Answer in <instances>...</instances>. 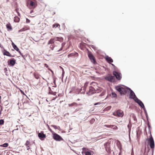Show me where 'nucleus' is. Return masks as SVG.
Returning <instances> with one entry per match:
<instances>
[{
  "label": "nucleus",
  "mask_w": 155,
  "mask_h": 155,
  "mask_svg": "<svg viewBox=\"0 0 155 155\" xmlns=\"http://www.w3.org/2000/svg\"><path fill=\"white\" fill-rule=\"evenodd\" d=\"M78 106V104L75 102H73L71 104H68V106L69 107H72L74 106H75L76 107H77Z\"/></svg>",
  "instance_id": "412c9836"
},
{
  "label": "nucleus",
  "mask_w": 155,
  "mask_h": 155,
  "mask_svg": "<svg viewBox=\"0 0 155 155\" xmlns=\"http://www.w3.org/2000/svg\"><path fill=\"white\" fill-rule=\"evenodd\" d=\"M12 45L13 46V48L15 50L17 51H18L19 49L17 47V46L14 44L13 43H12Z\"/></svg>",
  "instance_id": "5701e85b"
},
{
  "label": "nucleus",
  "mask_w": 155,
  "mask_h": 155,
  "mask_svg": "<svg viewBox=\"0 0 155 155\" xmlns=\"http://www.w3.org/2000/svg\"><path fill=\"white\" fill-rule=\"evenodd\" d=\"M8 143H5L1 145L0 146L2 147H6L8 146Z\"/></svg>",
  "instance_id": "a878e982"
},
{
  "label": "nucleus",
  "mask_w": 155,
  "mask_h": 155,
  "mask_svg": "<svg viewBox=\"0 0 155 155\" xmlns=\"http://www.w3.org/2000/svg\"><path fill=\"white\" fill-rule=\"evenodd\" d=\"M38 136L40 139L43 140V138H44L46 137V135L43 133H39L38 134Z\"/></svg>",
  "instance_id": "2eb2a0df"
},
{
  "label": "nucleus",
  "mask_w": 155,
  "mask_h": 155,
  "mask_svg": "<svg viewBox=\"0 0 155 155\" xmlns=\"http://www.w3.org/2000/svg\"><path fill=\"white\" fill-rule=\"evenodd\" d=\"M112 96L114 97H117V94L114 92L112 93Z\"/></svg>",
  "instance_id": "473e14b6"
},
{
  "label": "nucleus",
  "mask_w": 155,
  "mask_h": 155,
  "mask_svg": "<svg viewBox=\"0 0 155 155\" xmlns=\"http://www.w3.org/2000/svg\"><path fill=\"white\" fill-rule=\"evenodd\" d=\"M119 155H120V154H119Z\"/></svg>",
  "instance_id": "4d7b16f0"
},
{
  "label": "nucleus",
  "mask_w": 155,
  "mask_h": 155,
  "mask_svg": "<svg viewBox=\"0 0 155 155\" xmlns=\"http://www.w3.org/2000/svg\"><path fill=\"white\" fill-rule=\"evenodd\" d=\"M88 57L92 63L94 64L96 63L95 58L91 53H88Z\"/></svg>",
  "instance_id": "0eeeda50"
},
{
  "label": "nucleus",
  "mask_w": 155,
  "mask_h": 155,
  "mask_svg": "<svg viewBox=\"0 0 155 155\" xmlns=\"http://www.w3.org/2000/svg\"><path fill=\"white\" fill-rule=\"evenodd\" d=\"M25 145L26 146H30L31 144L30 143V142L29 141L27 140L26 143L25 144Z\"/></svg>",
  "instance_id": "c756f323"
},
{
  "label": "nucleus",
  "mask_w": 155,
  "mask_h": 155,
  "mask_svg": "<svg viewBox=\"0 0 155 155\" xmlns=\"http://www.w3.org/2000/svg\"><path fill=\"white\" fill-rule=\"evenodd\" d=\"M55 39L56 40L58 41H62L63 40V38L61 37H56L55 38Z\"/></svg>",
  "instance_id": "4be33fe9"
},
{
  "label": "nucleus",
  "mask_w": 155,
  "mask_h": 155,
  "mask_svg": "<svg viewBox=\"0 0 155 155\" xmlns=\"http://www.w3.org/2000/svg\"><path fill=\"white\" fill-rule=\"evenodd\" d=\"M124 114L123 111L120 110H118L115 111L113 113V115L114 116L119 117H122Z\"/></svg>",
  "instance_id": "7ed1b4c3"
},
{
  "label": "nucleus",
  "mask_w": 155,
  "mask_h": 155,
  "mask_svg": "<svg viewBox=\"0 0 155 155\" xmlns=\"http://www.w3.org/2000/svg\"><path fill=\"white\" fill-rule=\"evenodd\" d=\"M96 91L95 89L92 86H90L89 91L87 92V94L90 95L96 93Z\"/></svg>",
  "instance_id": "39448f33"
},
{
  "label": "nucleus",
  "mask_w": 155,
  "mask_h": 155,
  "mask_svg": "<svg viewBox=\"0 0 155 155\" xmlns=\"http://www.w3.org/2000/svg\"><path fill=\"white\" fill-rule=\"evenodd\" d=\"M23 28L25 31L30 29V27L28 25L24 26Z\"/></svg>",
  "instance_id": "393cba45"
},
{
  "label": "nucleus",
  "mask_w": 155,
  "mask_h": 155,
  "mask_svg": "<svg viewBox=\"0 0 155 155\" xmlns=\"http://www.w3.org/2000/svg\"><path fill=\"white\" fill-rule=\"evenodd\" d=\"M74 53H71L70 54H69L68 56V57H72L73 56H74Z\"/></svg>",
  "instance_id": "f704fd0d"
},
{
  "label": "nucleus",
  "mask_w": 155,
  "mask_h": 155,
  "mask_svg": "<svg viewBox=\"0 0 155 155\" xmlns=\"http://www.w3.org/2000/svg\"><path fill=\"white\" fill-rule=\"evenodd\" d=\"M4 121L3 119H1L0 120V125H2L4 124Z\"/></svg>",
  "instance_id": "7c9ffc66"
},
{
  "label": "nucleus",
  "mask_w": 155,
  "mask_h": 155,
  "mask_svg": "<svg viewBox=\"0 0 155 155\" xmlns=\"http://www.w3.org/2000/svg\"><path fill=\"white\" fill-rule=\"evenodd\" d=\"M8 63L9 65L13 66L16 63V60L14 58L9 59L8 61Z\"/></svg>",
  "instance_id": "9d476101"
},
{
  "label": "nucleus",
  "mask_w": 155,
  "mask_h": 155,
  "mask_svg": "<svg viewBox=\"0 0 155 155\" xmlns=\"http://www.w3.org/2000/svg\"><path fill=\"white\" fill-rule=\"evenodd\" d=\"M113 74L115 76L116 78L118 80H120L121 78V74L115 71H114L113 73Z\"/></svg>",
  "instance_id": "1a4fd4ad"
},
{
  "label": "nucleus",
  "mask_w": 155,
  "mask_h": 155,
  "mask_svg": "<svg viewBox=\"0 0 155 155\" xmlns=\"http://www.w3.org/2000/svg\"><path fill=\"white\" fill-rule=\"evenodd\" d=\"M0 107H1V110H0V114H1L2 111V107L1 106V105H0Z\"/></svg>",
  "instance_id": "37998d69"
},
{
  "label": "nucleus",
  "mask_w": 155,
  "mask_h": 155,
  "mask_svg": "<svg viewBox=\"0 0 155 155\" xmlns=\"http://www.w3.org/2000/svg\"><path fill=\"white\" fill-rule=\"evenodd\" d=\"M106 59L109 63H112L113 61V59L108 56L106 57Z\"/></svg>",
  "instance_id": "f3484780"
},
{
  "label": "nucleus",
  "mask_w": 155,
  "mask_h": 155,
  "mask_svg": "<svg viewBox=\"0 0 155 155\" xmlns=\"http://www.w3.org/2000/svg\"><path fill=\"white\" fill-rule=\"evenodd\" d=\"M87 84H88V83H87V82H86V83H85L84 85V87L85 88H86V87L87 86Z\"/></svg>",
  "instance_id": "79ce46f5"
},
{
  "label": "nucleus",
  "mask_w": 155,
  "mask_h": 155,
  "mask_svg": "<svg viewBox=\"0 0 155 155\" xmlns=\"http://www.w3.org/2000/svg\"><path fill=\"white\" fill-rule=\"evenodd\" d=\"M104 126L108 128H111V125H104Z\"/></svg>",
  "instance_id": "72a5a7b5"
},
{
  "label": "nucleus",
  "mask_w": 155,
  "mask_h": 155,
  "mask_svg": "<svg viewBox=\"0 0 155 155\" xmlns=\"http://www.w3.org/2000/svg\"><path fill=\"white\" fill-rule=\"evenodd\" d=\"M1 96H0V99H1Z\"/></svg>",
  "instance_id": "6e6d98bb"
},
{
  "label": "nucleus",
  "mask_w": 155,
  "mask_h": 155,
  "mask_svg": "<svg viewBox=\"0 0 155 155\" xmlns=\"http://www.w3.org/2000/svg\"><path fill=\"white\" fill-rule=\"evenodd\" d=\"M111 108V106H109V107H107L106 108V109H107V110H109V109H110Z\"/></svg>",
  "instance_id": "49530a36"
},
{
  "label": "nucleus",
  "mask_w": 155,
  "mask_h": 155,
  "mask_svg": "<svg viewBox=\"0 0 155 155\" xmlns=\"http://www.w3.org/2000/svg\"><path fill=\"white\" fill-rule=\"evenodd\" d=\"M47 126H48V130L51 132H53L52 130L51 129V128L48 125H47Z\"/></svg>",
  "instance_id": "c9c22d12"
},
{
  "label": "nucleus",
  "mask_w": 155,
  "mask_h": 155,
  "mask_svg": "<svg viewBox=\"0 0 155 155\" xmlns=\"http://www.w3.org/2000/svg\"><path fill=\"white\" fill-rule=\"evenodd\" d=\"M54 40L53 39H51L48 42V44H52L54 43Z\"/></svg>",
  "instance_id": "c85d7f7f"
},
{
  "label": "nucleus",
  "mask_w": 155,
  "mask_h": 155,
  "mask_svg": "<svg viewBox=\"0 0 155 155\" xmlns=\"http://www.w3.org/2000/svg\"><path fill=\"white\" fill-rule=\"evenodd\" d=\"M45 66V67L46 68H48V69L50 70L51 72H53V71L50 69L48 68V66L47 64H44Z\"/></svg>",
  "instance_id": "2f4dec72"
},
{
  "label": "nucleus",
  "mask_w": 155,
  "mask_h": 155,
  "mask_svg": "<svg viewBox=\"0 0 155 155\" xmlns=\"http://www.w3.org/2000/svg\"><path fill=\"white\" fill-rule=\"evenodd\" d=\"M29 5L30 8L34 9L37 6V1L36 0H28V5Z\"/></svg>",
  "instance_id": "f03ea898"
},
{
  "label": "nucleus",
  "mask_w": 155,
  "mask_h": 155,
  "mask_svg": "<svg viewBox=\"0 0 155 155\" xmlns=\"http://www.w3.org/2000/svg\"><path fill=\"white\" fill-rule=\"evenodd\" d=\"M55 80H54V83H55Z\"/></svg>",
  "instance_id": "864d4df0"
},
{
  "label": "nucleus",
  "mask_w": 155,
  "mask_h": 155,
  "mask_svg": "<svg viewBox=\"0 0 155 155\" xmlns=\"http://www.w3.org/2000/svg\"><path fill=\"white\" fill-rule=\"evenodd\" d=\"M25 31L24 30V28H23L19 30L18 31V32H21V31Z\"/></svg>",
  "instance_id": "ea45409f"
},
{
  "label": "nucleus",
  "mask_w": 155,
  "mask_h": 155,
  "mask_svg": "<svg viewBox=\"0 0 155 155\" xmlns=\"http://www.w3.org/2000/svg\"><path fill=\"white\" fill-rule=\"evenodd\" d=\"M74 55L75 57H78V54L77 53H74Z\"/></svg>",
  "instance_id": "58836bf2"
},
{
  "label": "nucleus",
  "mask_w": 155,
  "mask_h": 155,
  "mask_svg": "<svg viewBox=\"0 0 155 155\" xmlns=\"http://www.w3.org/2000/svg\"><path fill=\"white\" fill-rule=\"evenodd\" d=\"M2 52L4 55H6L8 56L11 57H14L15 56L14 55H12L8 51H7L5 49H4L2 51Z\"/></svg>",
  "instance_id": "f8f14e48"
},
{
  "label": "nucleus",
  "mask_w": 155,
  "mask_h": 155,
  "mask_svg": "<svg viewBox=\"0 0 155 155\" xmlns=\"http://www.w3.org/2000/svg\"><path fill=\"white\" fill-rule=\"evenodd\" d=\"M56 93H57L56 92H53L52 91H51L49 92V94L55 96V97H54V98L52 100H54L57 97V96H56Z\"/></svg>",
  "instance_id": "6ab92c4d"
},
{
  "label": "nucleus",
  "mask_w": 155,
  "mask_h": 155,
  "mask_svg": "<svg viewBox=\"0 0 155 155\" xmlns=\"http://www.w3.org/2000/svg\"><path fill=\"white\" fill-rule=\"evenodd\" d=\"M61 67V68H62V69H63V73H64V70H63V68Z\"/></svg>",
  "instance_id": "8fccbe9b"
},
{
  "label": "nucleus",
  "mask_w": 155,
  "mask_h": 155,
  "mask_svg": "<svg viewBox=\"0 0 155 155\" xmlns=\"http://www.w3.org/2000/svg\"><path fill=\"white\" fill-rule=\"evenodd\" d=\"M18 15L19 16H20V14H19V13H18Z\"/></svg>",
  "instance_id": "603ef678"
},
{
  "label": "nucleus",
  "mask_w": 155,
  "mask_h": 155,
  "mask_svg": "<svg viewBox=\"0 0 155 155\" xmlns=\"http://www.w3.org/2000/svg\"><path fill=\"white\" fill-rule=\"evenodd\" d=\"M101 104V103L100 102H98L97 103H95L94 104V105H96L97 104Z\"/></svg>",
  "instance_id": "de8ad7c7"
},
{
  "label": "nucleus",
  "mask_w": 155,
  "mask_h": 155,
  "mask_svg": "<svg viewBox=\"0 0 155 155\" xmlns=\"http://www.w3.org/2000/svg\"><path fill=\"white\" fill-rule=\"evenodd\" d=\"M105 79L108 81L112 82H114L115 81L114 77L112 76L109 75L106 76L105 78Z\"/></svg>",
  "instance_id": "9b49d317"
},
{
  "label": "nucleus",
  "mask_w": 155,
  "mask_h": 155,
  "mask_svg": "<svg viewBox=\"0 0 155 155\" xmlns=\"http://www.w3.org/2000/svg\"><path fill=\"white\" fill-rule=\"evenodd\" d=\"M9 1V0H7V2H8Z\"/></svg>",
  "instance_id": "3c124183"
},
{
  "label": "nucleus",
  "mask_w": 155,
  "mask_h": 155,
  "mask_svg": "<svg viewBox=\"0 0 155 155\" xmlns=\"http://www.w3.org/2000/svg\"><path fill=\"white\" fill-rule=\"evenodd\" d=\"M30 22V20L28 19V18H26V23H29Z\"/></svg>",
  "instance_id": "e433bc0d"
},
{
  "label": "nucleus",
  "mask_w": 155,
  "mask_h": 155,
  "mask_svg": "<svg viewBox=\"0 0 155 155\" xmlns=\"http://www.w3.org/2000/svg\"><path fill=\"white\" fill-rule=\"evenodd\" d=\"M51 126L53 127L55 129H58V127L57 126H55V125H51Z\"/></svg>",
  "instance_id": "4c0bfd02"
},
{
  "label": "nucleus",
  "mask_w": 155,
  "mask_h": 155,
  "mask_svg": "<svg viewBox=\"0 0 155 155\" xmlns=\"http://www.w3.org/2000/svg\"><path fill=\"white\" fill-rule=\"evenodd\" d=\"M6 26L8 29V31H11L12 30V27L9 23H8L7 24Z\"/></svg>",
  "instance_id": "dca6fc26"
},
{
  "label": "nucleus",
  "mask_w": 155,
  "mask_h": 155,
  "mask_svg": "<svg viewBox=\"0 0 155 155\" xmlns=\"http://www.w3.org/2000/svg\"><path fill=\"white\" fill-rule=\"evenodd\" d=\"M150 137L148 140L149 142V144L150 147L151 149L154 148V143L153 137L152 136L151 132L150 131Z\"/></svg>",
  "instance_id": "20e7f679"
},
{
  "label": "nucleus",
  "mask_w": 155,
  "mask_h": 155,
  "mask_svg": "<svg viewBox=\"0 0 155 155\" xmlns=\"http://www.w3.org/2000/svg\"><path fill=\"white\" fill-rule=\"evenodd\" d=\"M83 151L82 153H84L85 155H91V153L89 151H87L88 149L86 148L83 147L82 148Z\"/></svg>",
  "instance_id": "ddd939ff"
},
{
  "label": "nucleus",
  "mask_w": 155,
  "mask_h": 155,
  "mask_svg": "<svg viewBox=\"0 0 155 155\" xmlns=\"http://www.w3.org/2000/svg\"><path fill=\"white\" fill-rule=\"evenodd\" d=\"M135 101L142 108H143L144 107V105L143 104V103L141 101L139 100V99L137 98H136V99H135Z\"/></svg>",
  "instance_id": "4468645a"
},
{
  "label": "nucleus",
  "mask_w": 155,
  "mask_h": 155,
  "mask_svg": "<svg viewBox=\"0 0 155 155\" xmlns=\"http://www.w3.org/2000/svg\"><path fill=\"white\" fill-rule=\"evenodd\" d=\"M58 26L60 27V25L58 23H56V24H54L52 26L53 28H56L58 27Z\"/></svg>",
  "instance_id": "bb28decb"
},
{
  "label": "nucleus",
  "mask_w": 155,
  "mask_h": 155,
  "mask_svg": "<svg viewBox=\"0 0 155 155\" xmlns=\"http://www.w3.org/2000/svg\"><path fill=\"white\" fill-rule=\"evenodd\" d=\"M18 53L20 54L21 55V56L23 57H24V55H23V54L21 53V51L19 50H18Z\"/></svg>",
  "instance_id": "a19ab883"
},
{
  "label": "nucleus",
  "mask_w": 155,
  "mask_h": 155,
  "mask_svg": "<svg viewBox=\"0 0 155 155\" xmlns=\"http://www.w3.org/2000/svg\"><path fill=\"white\" fill-rule=\"evenodd\" d=\"M27 147V150H29L30 149V146H26Z\"/></svg>",
  "instance_id": "a18cd8bd"
},
{
  "label": "nucleus",
  "mask_w": 155,
  "mask_h": 155,
  "mask_svg": "<svg viewBox=\"0 0 155 155\" xmlns=\"http://www.w3.org/2000/svg\"><path fill=\"white\" fill-rule=\"evenodd\" d=\"M62 50V47H61V48L58 51H60Z\"/></svg>",
  "instance_id": "09e8293b"
},
{
  "label": "nucleus",
  "mask_w": 155,
  "mask_h": 155,
  "mask_svg": "<svg viewBox=\"0 0 155 155\" xmlns=\"http://www.w3.org/2000/svg\"><path fill=\"white\" fill-rule=\"evenodd\" d=\"M20 20V18L17 16L15 17L14 18V21L16 22H18Z\"/></svg>",
  "instance_id": "aec40b11"
},
{
  "label": "nucleus",
  "mask_w": 155,
  "mask_h": 155,
  "mask_svg": "<svg viewBox=\"0 0 155 155\" xmlns=\"http://www.w3.org/2000/svg\"><path fill=\"white\" fill-rule=\"evenodd\" d=\"M20 91L21 92V93L23 94V95H25V93L24 92L21 90L20 89Z\"/></svg>",
  "instance_id": "c03bdc74"
},
{
  "label": "nucleus",
  "mask_w": 155,
  "mask_h": 155,
  "mask_svg": "<svg viewBox=\"0 0 155 155\" xmlns=\"http://www.w3.org/2000/svg\"><path fill=\"white\" fill-rule=\"evenodd\" d=\"M104 146H105V144ZM105 148L106 149V150L107 152H109L110 150V145H109V144H108V145H107V144H106V145L105 147Z\"/></svg>",
  "instance_id": "a211bd4d"
},
{
  "label": "nucleus",
  "mask_w": 155,
  "mask_h": 155,
  "mask_svg": "<svg viewBox=\"0 0 155 155\" xmlns=\"http://www.w3.org/2000/svg\"><path fill=\"white\" fill-rule=\"evenodd\" d=\"M53 137L54 139L56 141H60L63 140L60 136L56 133H54L53 134Z\"/></svg>",
  "instance_id": "423d86ee"
},
{
  "label": "nucleus",
  "mask_w": 155,
  "mask_h": 155,
  "mask_svg": "<svg viewBox=\"0 0 155 155\" xmlns=\"http://www.w3.org/2000/svg\"><path fill=\"white\" fill-rule=\"evenodd\" d=\"M129 91H130L129 94L130 98L131 99H134L135 101L136 98L137 97H136L133 91L130 88H129Z\"/></svg>",
  "instance_id": "6e6552de"
},
{
  "label": "nucleus",
  "mask_w": 155,
  "mask_h": 155,
  "mask_svg": "<svg viewBox=\"0 0 155 155\" xmlns=\"http://www.w3.org/2000/svg\"><path fill=\"white\" fill-rule=\"evenodd\" d=\"M111 128H112L114 130H116L118 129L117 127L114 125H111Z\"/></svg>",
  "instance_id": "cd10ccee"
},
{
  "label": "nucleus",
  "mask_w": 155,
  "mask_h": 155,
  "mask_svg": "<svg viewBox=\"0 0 155 155\" xmlns=\"http://www.w3.org/2000/svg\"><path fill=\"white\" fill-rule=\"evenodd\" d=\"M129 88L125 87H123L120 86L115 87V89L119 92L121 94H125L129 91Z\"/></svg>",
  "instance_id": "f257e3e1"
},
{
  "label": "nucleus",
  "mask_w": 155,
  "mask_h": 155,
  "mask_svg": "<svg viewBox=\"0 0 155 155\" xmlns=\"http://www.w3.org/2000/svg\"><path fill=\"white\" fill-rule=\"evenodd\" d=\"M34 76L35 78L37 79H38L40 78V75L37 74H35Z\"/></svg>",
  "instance_id": "b1692460"
},
{
  "label": "nucleus",
  "mask_w": 155,
  "mask_h": 155,
  "mask_svg": "<svg viewBox=\"0 0 155 155\" xmlns=\"http://www.w3.org/2000/svg\"><path fill=\"white\" fill-rule=\"evenodd\" d=\"M33 11V10L32 11H31V13Z\"/></svg>",
  "instance_id": "5fc2aeb1"
}]
</instances>
